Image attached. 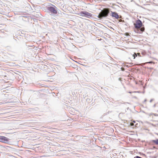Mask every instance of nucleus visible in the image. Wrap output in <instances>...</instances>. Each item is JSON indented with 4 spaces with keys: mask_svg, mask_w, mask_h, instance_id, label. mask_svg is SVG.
I'll list each match as a JSON object with an SVG mask.
<instances>
[{
    "mask_svg": "<svg viewBox=\"0 0 158 158\" xmlns=\"http://www.w3.org/2000/svg\"><path fill=\"white\" fill-rule=\"evenodd\" d=\"M110 12L109 9L108 8H104L100 13L98 16V18L102 19L103 17H107Z\"/></svg>",
    "mask_w": 158,
    "mask_h": 158,
    "instance_id": "f257e3e1",
    "label": "nucleus"
},
{
    "mask_svg": "<svg viewBox=\"0 0 158 158\" xmlns=\"http://www.w3.org/2000/svg\"><path fill=\"white\" fill-rule=\"evenodd\" d=\"M135 28L137 29L140 28V31L141 32H142L144 31V28L140 27L142 25V22L139 19L137 20L135 23L134 24Z\"/></svg>",
    "mask_w": 158,
    "mask_h": 158,
    "instance_id": "f03ea898",
    "label": "nucleus"
},
{
    "mask_svg": "<svg viewBox=\"0 0 158 158\" xmlns=\"http://www.w3.org/2000/svg\"><path fill=\"white\" fill-rule=\"evenodd\" d=\"M80 15L81 16L86 17L90 18L92 17V14L86 11H83L80 12Z\"/></svg>",
    "mask_w": 158,
    "mask_h": 158,
    "instance_id": "7ed1b4c3",
    "label": "nucleus"
},
{
    "mask_svg": "<svg viewBox=\"0 0 158 158\" xmlns=\"http://www.w3.org/2000/svg\"><path fill=\"white\" fill-rule=\"evenodd\" d=\"M48 10L52 14H56L57 12L55 8L52 6H49L48 7Z\"/></svg>",
    "mask_w": 158,
    "mask_h": 158,
    "instance_id": "20e7f679",
    "label": "nucleus"
},
{
    "mask_svg": "<svg viewBox=\"0 0 158 158\" xmlns=\"http://www.w3.org/2000/svg\"><path fill=\"white\" fill-rule=\"evenodd\" d=\"M9 139L7 138L5 136H0V141L1 142L6 143L8 142Z\"/></svg>",
    "mask_w": 158,
    "mask_h": 158,
    "instance_id": "39448f33",
    "label": "nucleus"
},
{
    "mask_svg": "<svg viewBox=\"0 0 158 158\" xmlns=\"http://www.w3.org/2000/svg\"><path fill=\"white\" fill-rule=\"evenodd\" d=\"M112 13V16L113 17H115L116 19L119 18V16L118 15V14L115 12H111Z\"/></svg>",
    "mask_w": 158,
    "mask_h": 158,
    "instance_id": "423d86ee",
    "label": "nucleus"
},
{
    "mask_svg": "<svg viewBox=\"0 0 158 158\" xmlns=\"http://www.w3.org/2000/svg\"><path fill=\"white\" fill-rule=\"evenodd\" d=\"M152 142L155 143L156 145H158V139L156 140H152Z\"/></svg>",
    "mask_w": 158,
    "mask_h": 158,
    "instance_id": "0eeeda50",
    "label": "nucleus"
},
{
    "mask_svg": "<svg viewBox=\"0 0 158 158\" xmlns=\"http://www.w3.org/2000/svg\"><path fill=\"white\" fill-rule=\"evenodd\" d=\"M132 56L134 57V59H135L137 56V54L135 53Z\"/></svg>",
    "mask_w": 158,
    "mask_h": 158,
    "instance_id": "6e6552de",
    "label": "nucleus"
},
{
    "mask_svg": "<svg viewBox=\"0 0 158 158\" xmlns=\"http://www.w3.org/2000/svg\"><path fill=\"white\" fill-rule=\"evenodd\" d=\"M134 158H143L141 157L140 156H136Z\"/></svg>",
    "mask_w": 158,
    "mask_h": 158,
    "instance_id": "1a4fd4ad",
    "label": "nucleus"
},
{
    "mask_svg": "<svg viewBox=\"0 0 158 158\" xmlns=\"http://www.w3.org/2000/svg\"><path fill=\"white\" fill-rule=\"evenodd\" d=\"M130 125L131 126H133L134 125V123H130Z\"/></svg>",
    "mask_w": 158,
    "mask_h": 158,
    "instance_id": "9d476101",
    "label": "nucleus"
},
{
    "mask_svg": "<svg viewBox=\"0 0 158 158\" xmlns=\"http://www.w3.org/2000/svg\"><path fill=\"white\" fill-rule=\"evenodd\" d=\"M153 63V62L152 61H150V62H147V63H149V64H151V63Z\"/></svg>",
    "mask_w": 158,
    "mask_h": 158,
    "instance_id": "9b49d317",
    "label": "nucleus"
},
{
    "mask_svg": "<svg viewBox=\"0 0 158 158\" xmlns=\"http://www.w3.org/2000/svg\"><path fill=\"white\" fill-rule=\"evenodd\" d=\"M137 54H138V55L139 56H140V53H137Z\"/></svg>",
    "mask_w": 158,
    "mask_h": 158,
    "instance_id": "f8f14e48",
    "label": "nucleus"
},
{
    "mask_svg": "<svg viewBox=\"0 0 158 158\" xmlns=\"http://www.w3.org/2000/svg\"><path fill=\"white\" fill-rule=\"evenodd\" d=\"M146 99H145V100H144V102H146Z\"/></svg>",
    "mask_w": 158,
    "mask_h": 158,
    "instance_id": "ddd939ff",
    "label": "nucleus"
},
{
    "mask_svg": "<svg viewBox=\"0 0 158 158\" xmlns=\"http://www.w3.org/2000/svg\"><path fill=\"white\" fill-rule=\"evenodd\" d=\"M152 102V100H151L150 101V102Z\"/></svg>",
    "mask_w": 158,
    "mask_h": 158,
    "instance_id": "4468645a",
    "label": "nucleus"
}]
</instances>
